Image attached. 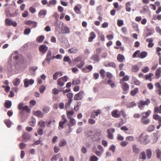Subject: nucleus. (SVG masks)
I'll use <instances>...</instances> for the list:
<instances>
[{"mask_svg":"<svg viewBox=\"0 0 161 161\" xmlns=\"http://www.w3.org/2000/svg\"><path fill=\"white\" fill-rule=\"evenodd\" d=\"M151 113V111L149 110L146 112H143L142 113L141 115H142V116L140 120L141 123L144 125H147L150 122V120L147 119V118L149 116Z\"/></svg>","mask_w":161,"mask_h":161,"instance_id":"obj_1","label":"nucleus"},{"mask_svg":"<svg viewBox=\"0 0 161 161\" xmlns=\"http://www.w3.org/2000/svg\"><path fill=\"white\" fill-rule=\"evenodd\" d=\"M139 141L141 144H146L150 142L149 136L146 133H143L140 136Z\"/></svg>","mask_w":161,"mask_h":161,"instance_id":"obj_2","label":"nucleus"},{"mask_svg":"<svg viewBox=\"0 0 161 161\" xmlns=\"http://www.w3.org/2000/svg\"><path fill=\"white\" fill-rule=\"evenodd\" d=\"M24 104L23 103H20L18 105V108L20 110L19 113L23 114L22 111H25L27 113H30L31 110L27 106H23Z\"/></svg>","mask_w":161,"mask_h":161,"instance_id":"obj_3","label":"nucleus"},{"mask_svg":"<svg viewBox=\"0 0 161 161\" xmlns=\"http://www.w3.org/2000/svg\"><path fill=\"white\" fill-rule=\"evenodd\" d=\"M68 80V77L66 76H64L63 77L59 78L57 80V84L58 88H61L64 84V82H66Z\"/></svg>","mask_w":161,"mask_h":161,"instance_id":"obj_4","label":"nucleus"},{"mask_svg":"<svg viewBox=\"0 0 161 161\" xmlns=\"http://www.w3.org/2000/svg\"><path fill=\"white\" fill-rule=\"evenodd\" d=\"M150 103V101L149 99H147L145 101L141 100L138 103V107L140 110H143L144 109L145 105L148 106Z\"/></svg>","mask_w":161,"mask_h":161,"instance_id":"obj_5","label":"nucleus"},{"mask_svg":"<svg viewBox=\"0 0 161 161\" xmlns=\"http://www.w3.org/2000/svg\"><path fill=\"white\" fill-rule=\"evenodd\" d=\"M119 83L121 84V88L123 91V93L124 94H126L129 89V85L126 82L122 80H120Z\"/></svg>","mask_w":161,"mask_h":161,"instance_id":"obj_6","label":"nucleus"},{"mask_svg":"<svg viewBox=\"0 0 161 161\" xmlns=\"http://www.w3.org/2000/svg\"><path fill=\"white\" fill-rule=\"evenodd\" d=\"M84 94V91H80L79 93L75 95L74 98V99L75 100H80L83 98Z\"/></svg>","mask_w":161,"mask_h":161,"instance_id":"obj_7","label":"nucleus"},{"mask_svg":"<svg viewBox=\"0 0 161 161\" xmlns=\"http://www.w3.org/2000/svg\"><path fill=\"white\" fill-rule=\"evenodd\" d=\"M55 56H52V53L51 51L49 50L47 52L46 56V58H45V60H46L48 64H49L50 60L51 59H53L55 58Z\"/></svg>","mask_w":161,"mask_h":161,"instance_id":"obj_8","label":"nucleus"},{"mask_svg":"<svg viewBox=\"0 0 161 161\" xmlns=\"http://www.w3.org/2000/svg\"><path fill=\"white\" fill-rule=\"evenodd\" d=\"M5 25H12L14 27H16L17 25V23L15 21H13L7 18L5 20Z\"/></svg>","mask_w":161,"mask_h":161,"instance_id":"obj_9","label":"nucleus"},{"mask_svg":"<svg viewBox=\"0 0 161 161\" xmlns=\"http://www.w3.org/2000/svg\"><path fill=\"white\" fill-rule=\"evenodd\" d=\"M156 88V92L158 95H161V85L159 82H156L155 84Z\"/></svg>","mask_w":161,"mask_h":161,"instance_id":"obj_10","label":"nucleus"},{"mask_svg":"<svg viewBox=\"0 0 161 161\" xmlns=\"http://www.w3.org/2000/svg\"><path fill=\"white\" fill-rule=\"evenodd\" d=\"M34 80L32 79L29 80L27 79H25L24 81V86L25 87H27L29 85H32L34 83Z\"/></svg>","mask_w":161,"mask_h":161,"instance_id":"obj_11","label":"nucleus"},{"mask_svg":"<svg viewBox=\"0 0 161 161\" xmlns=\"http://www.w3.org/2000/svg\"><path fill=\"white\" fill-rule=\"evenodd\" d=\"M25 23L33 28H35L37 25V22L31 20H26L25 21Z\"/></svg>","mask_w":161,"mask_h":161,"instance_id":"obj_12","label":"nucleus"},{"mask_svg":"<svg viewBox=\"0 0 161 161\" xmlns=\"http://www.w3.org/2000/svg\"><path fill=\"white\" fill-rule=\"evenodd\" d=\"M102 82L104 84H108L110 85L112 88H113L116 86L114 82H113L111 79H108L107 82L106 81V80H103Z\"/></svg>","mask_w":161,"mask_h":161,"instance_id":"obj_13","label":"nucleus"},{"mask_svg":"<svg viewBox=\"0 0 161 161\" xmlns=\"http://www.w3.org/2000/svg\"><path fill=\"white\" fill-rule=\"evenodd\" d=\"M101 110L100 109H98L96 111H94L91 113V117L92 118H95L98 114L101 113Z\"/></svg>","mask_w":161,"mask_h":161,"instance_id":"obj_14","label":"nucleus"},{"mask_svg":"<svg viewBox=\"0 0 161 161\" xmlns=\"http://www.w3.org/2000/svg\"><path fill=\"white\" fill-rule=\"evenodd\" d=\"M115 131V129L114 128H111L110 129H108L107 130V132L108 133V137L110 139H113V136L112 134L111 133H113Z\"/></svg>","mask_w":161,"mask_h":161,"instance_id":"obj_15","label":"nucleus"},{"mask_svg":"<svg viewBox=\"0 0 161 161\" xmlns=\"http://www.w3.org/2000/svg\"><path fill=\"white\" fill-rule=\"evenodd\" d=\"M22 137V141L27 142L30 139L31 137L28 133L25 132L23 134Z\"/></svg>","mask_w":161,"mask_h":161,"instance_id":"obj_16","label":"nucleus"},{"mask_svg":"<svg viewBox=\"0 0 161 161\" xmlns=\"http://www.w3.org/2000/svg\"><path fill=\"white\" fill-rule=\"evenodd\" d=\"M111 115L114 118H118L120 117L119 111V112L117 109L113 110L111 112Z\"/></svg>","mask_w":161,"mask_h":161,"instance_id":"obj_17","label":"nucleus"},{"mask_svg":"<svg viewBox=\"0 0 161 161\" xmlns=\"http://www.w3.org/2000/svg\"><path fill=\"white\" fill-rule=\"evenodd\" d=\"M93 69V67L91 65L86 66L85 68L82 69V72L84 73H88L92 70Z\"/></svg>","mask_w":161,"mask_h":161,"instance_id":"obj_18","label":"nucleus"},{"mask_svg":"<svg viewBox=\"0 0 161 161\" xmlns=\"http://www.w3.org/2000/svg\"><path fill=\"white\" fill-rule=\"evenodd\" d=\"M70 119V123L68 124V125L69 126V129L70 131H71V128L72 126H74L75 125L76 121L75 119L73 118H71L70 119Z\"/></svg>","mask_w":161,"mask_h":161,"instance_id":"obj_19","label":"nucleus"},{"mask_svg":"<svg viewBox=\"0 0 161 161\" xmlns=\"http://www.w3.org/2000/svg\"><path fill=\"white\" fill-rule=\"evenodd\" d=\"M48 47L45 45H42L39 47V50L42 53H45L47 51Z\"/></svg>","mask_w":161,"mask_h":161,"instance_id":"obj_20","label":"nucleus"},{"mask_svg":"<svg viewBox=\"0 0 161 161\" xmlns=\"http://www.w3.org/2000/svg\"><path fill=\"white\" fill-rule=\"evenodd\" d=\"M104 65L106 67H112L114 68H116V64L113 62H105L104 63Z\"/></svg>","mask_w":161,"mask_h":161,"instance_id":"obj_21","label":"nucleus"},{"mask_svg":"<svg viewBox=\"0 0 161 161\" xmlns=\"http://www.w3.org/2000/svg\"><path fill=\"white\" fill-rule=\"evenodd\" d=\"M96 37V34L93 31L91 32L90 34V36L88 38V42H92L93 40Z\"/></svg>","mask_w":161,"mask_h":161,"instance_id":"obj_22","label":"nucleus"},{"mask_svg":"<svg viewBox=\"0 0 161 161\" xmlns=\"http://www.w3.org/2000/svg\"><path fill=\"white\" fill-rule=\"evenodd\" d=\"M153 112L155 114H161V105L159 107L157 106H154Z\"/></svg>","mask_w":161,"mask_h":161,"instance_id":"obj_23","label":"nucleus"},{"mask_svg":"<svg viewBox=\"0 0 161 161\" xmlns=\"http://www.w3.org/2000/svg\"><path fill=\"white\" fill-rule=\"evenodd\" d=\"M61 30L63 31L62 32V34L69 33L70 32L69 29L68 27L66 26H62L61 27Z\"/></svg>","mask_w":161,"mask_h":161,"instance_id":"obj_24","label":"nucleus"},{"mask_svg":"<svg viewBox=\"0 0 161 161\" xmlns=\"http://www.w3.org/2000/svg\"><path fill=\"white\" fill-rule=\"evenodd\" d=\"M153 40L152 38H147L146 39V41L149 42L147 46L148 47L152 48L154 44L153 42Z\"/></svg>","mask_w":161,"mask_h":161,"instance_id":"obj_25","label":"nucleus"},{"mask_svg":"<svg viewBox=\"0 0 161 161\" xmlns=\"http://www.w3.org/2000/svg\"><path fill=\"white\" fill-rule=\"evenodd\" d=\"M153 119L158 121V123H161V117L158 114H153Z\"/></svg>","mask_w":161,"mask_h":161,"instance_id":"obj_26","label":"nucleus"},{"mask_svg":"<svg viewBox=\"0 0 161 161\" xmlns=\"http://www.w3.org/2000/svg\"><path fill=\"white\" fill-rule=\"evenodd\" d=\"M117 60L120 62H122L125 60L124 56L121 54H118L117 57Z\"/></svg>","mask_w":161,"mask_h":161,"instance_id":"obj_27","label":"nucleus"},{"mask_svg":"<svg viewBox=\"0 0 161 161\" xmlns=\"http://www.w3.org/2000/svg\"><path fill=\"white\" fill-rule=\"evenodd\" d=\"M47 14V11L45 10H42L39 12L38 16L40 18H44Z\"/></svg>","mask_w":161,"mask_h":161,"instance_id":"obj_28","label":"nucleus"},{"mask_svg":"<svg viewBox=\"0 0 161 161\" xmlns=\"http://www.w3.org/2000/svg\"><path fill=\"white\" fill-rule=\"evenodd\" d=\"M81 8V6L79 5L75 6L74 8V10L75 13L77 14H80L81 13L80 9Z\"/></svg>","mask_w":161,"mask_h":161,"instance_id":"obj_29","label":"nucleus"},{"mask_svg":"<svg viewBox=\"0 0 161 161\" xmlns=\"http://www.w3.org/2000/svg\"><path fill=\"white\" fill-rule=\"evenodd\" d=\"M147 55V53L145 51H143L140 53L139 55L137 56V57L141 58H145Z\"/></svg>","mask_w":161,"mask_h":161,"instance_id":"obj_30","label":"nucleus"},{"mask_svg":"<svg viewBox=\"0 0 161 161\" xmlns=\"http://www.w3.org/2000/svg\"><path fill=\"white\" fill-rule=\"evenodd\" d=\"M132 149L133 152L135 153H138L140 152V149L137 147L136 145H133Z\"/></svg>","mask_w":161,"mask_h":161,"instance_id":"obj_31","label":"nucleus"},{"mask_svg":"<svg viewBox=\"0 0 161 161\" xmlns=\"http://www.w3.org/2000/svg\"><path fill=\"white\" fill-rule=\"evenodd\" d=\"M34 114L38 117L42 118L43 117V114L40 110H37L35 112Z\"/></svg>","mask_w":161,"mask_h":161,"instance_id":"obj_32","label":"nucleus"},{"mask_svg":"<svg viewBox=\"0 0 161 161\" xmlns=\"http://www.w3.org/2000/svg\"><path fill=\"white\" fill-rule=\"evenodd\" d=\"M139 68L137 65H133L131 66V70L133 72H137L139 71Z\"/></svg>","mask_w":161,"mask_h":161,"instance_id":"obj_33","label":"nucleus"},{"mask_svg":"<svg viewBox=\"0 0 161 161\" xmlns=\"http://www.w3.org/2000/svg\"><path fill=\"white\" fill-rule=\"evenodd\" d=\"M161 73V67H158L155 72V75L157 79H158L160 76Z\"/></svg>","mask_w":161,"mask_h":161,"instance_id":"obj_34","label":"nucleus"},{"mask_svg":"<svg viewBox=\"0 0 161 161\" xmlns=\"http://www.w3.org/2000/svg\"><path fill=\"white\" fill-rule=\"evenodd\" d=\"M91 59L95 61L98 62L99 60V56L97 54H94L91 57Z\"/></svg>","mask_w":161,"mask_h":161,"instance_id":"obj_35","label":"nucleus"},{"mask_svg":"<svg viewBox=\"0 0 161 161\" xmlns=\"http://www.w3.org/2000/svg\"><path fill=\"white\" fill-rule=\"evenodd\" d=\"M72 101V99H68L67 102L66 103L65 108L66 109H69L70 106V104Z\"/></svg>","mask_w":161,"mask_h":161,"instance_id":"obj_36","label":"nucleus"},{"mask_svg":"<svg viewBox=\"0 0 161 161\" xmlns=\"http://www.w3.org/2000/svg\"><path fill=\"white\" fill-rule=\"evenodd\" d=\"M78 51V49L76 47L69 48L68 49V52L71 53H77Z\"/></svg>","mask_w":161,"mask_h":161,"instance_id":"obj_37","label":"nucleus"},{"mask_svg":"<svg viewBox=\"0 0 161 161\" xmlns=\"http://www.w3.org/2000/svg\"><path fill=\"white\" fill-rule=\"evenodd\" d=\"M67 143L65 140L62 139L59 142L58 145L60 147H62L66 145Z\"/></svg>","mask_w":161,"mask_h":161,"instance_id":"obj_38","label":"nucleus"},{"mask_svg":"<svg viewBox=\"0 0 161 161\" xmlns=\"http://www.w3.org/2000/svg\"><path fill=\"white\" fill-rule=\"evenodd\" d=\"M131 4L130 2H127L125 3V9L127 11L130 12L131 10V8L130 7Z\"/></svg>","mask_w":161,"mask_h":161,"instance_id":"obj_39","label":"nucleus"},{"mask_svg":"<svg viewBox=\"0 0 161 161\" xmlns=\"http://www.w3.org/2000/svg\"><path fill=\"white\" fill-rule=\"evenodd\" d=\"M67 116L68 119H70L71 116L74 114V112L73 111H67Z\"/></svg>","mask_w":161,"mask_h":161,"instance_id":"obj_40","label":"nucleus"},{"mask_svg":"<svg viewBox=\"0 0 161 161\" xmlns=\"http://www.w3.org/2000/svg\"><path fill=\"white\" fill-rule=\"evenodd\" d=\"M5 107L7 108H10L12 105V103L10 101H6L4 103Z\"/></svg>","mask_w":161,"mask_h":161,"instance_id":"obj_41","label":"nucleus"},{"mask_svg":"<svg viewBox=\"0 0 161 161\" xmlns=\"http://www.w3.org/2000/svg\"><path fill=\"white\" fill-rule=\"evenodd\" d=\"M61 157V155L60 153H58L57 155L53 156L51 159V161H56L57 159V158Z\"/></svg>","mask_w":161,"mask_h":161,"instance_id":"obj_42","label":"nucleus"},{"mask_svg":"<svg viewBox=\"0 0 161 161\" xmlns=\"http://www.w3.org/2000/svg\"><path fill=\"white\" fill-rule=\"evenodd\" d=\"M44 39V36H38L36 39V41L37 42H42Z\"/></svg>","mask_w":161,"mask_h":161,"instance_id":"obj_43","label":"nucleus"},{"mask_svg":"<svg viewBox=\"0 0 161 161\" xmlns=\"http://www.w3.org/2000/svg\"><path fill=\"white\" fill-rule=\"evenodd\" d=\"M20 83V80L19 78H16L13 81V83L14 86H17L19 85Z\"/></svg>","mask_w":161,"mask_h":161,"instance_id":"obj_44","label":"nucleus"},{"mask_svg":"<svg viewBox=\"0 0 161 161\" xmlns=\"http://www.w3.org/2000/svg\"><path fill=\"white\" fill-rule=\"evenodd\" d=\"M138 88H136L134 90H131L130 92V94L132 96H134L138 92Z\"/></svg>","mask_w":161,"mask_h":161,"instance_id":"obj_45","label":"nucleus"},{"mask_svg":"<svg viewBox=\"0 0 161 161\" xmlns=\"http://www.w3.org/2000/svg\"><path fill=\"white\" fill-rule=\"evenodd\" d=\"M63 60L64 62H67L69 65L71 64L70 58L69 56L64 57Z\"/></svg>","mask_w":161,"mask_h":161,"instance_id":"obj_46","label":"nucleus"},{"mask_svg":"<svg viewBox=\"0 0 161 161\" xmlns=\"http://www.w3.org/2000/svg\"><path fill=\"white\" fill-rule=\"evenodd\" d=\"M153 75V74L152 73H149L148 75H146L145 76V80H148L150 81L152 80L151 77Z\"/></svg>","mask_w":161,"mask_h":161,"instance_id":"obj_47","label":"nucleus"},{"mask_svg":"<svg viewBox=\"0 0 161 161\" xmlns=\"http://www.w3.org/2000/svg\"><path fill=\"white\" fill-rule=\"evenodd\" d=\"M148 159L150 158L152 156V152L150 149H147L146 151Z\"/></svg>","mask_w":161,"mask_h":161,"instance_id":"obj_48","label":"nucleus"},{"mask_svg":"<svg viewBox=\"0 0 161 161\" xmlns=\"http://www.w3.org/2000/svg\"><path fill=\"white\" fill-rule=\"evenodd\" d=\"M59 90H58L57 88H54L52 89V93L54 95H57L60 92V89L61 88H58Z\"/></svg>","mask_w":161,"mask_h":161,"instance_id":"obj_49","label":"nucleus"},{"mask_svg":"<svg viewBox=\"0 0 161 161\" xmlns=\"http://www.w3.org/2000/svg\"><path fill=\"white\" fill-rule=\"evenodd\" d=\"M64 120V121H61L59 122L58 127L59 129L60 128H61V129L64 128V125L66 122V120L65 119Z\"/></svg>","mask_w":161,"mask_h":161,"instance_id":"obj_50","label":"nucleus"},{"mask_svg":"<svg viewBox=\"0 0 161 161\" xmlns=\"http://www.w3.org/2000/svg\"><path fill=\"white\" fill-rule=\"evenodd\" d=\"M29 124L32 126H34L36 124V120L34 119H32L29 122Z\"/></svg>","mask_w":161,"mask_h":161,"instance_id":"obj_51","label":"nucleus"},{"mask_svg":"<svg viewBox=\"0 0 161 161\" xmlns=\"http://www.w3.org/2000/svg\"><path fill=\"white\" fill-rule=\"evenodd\" d=\"M80 81L79 79L75 78L73 80L72 84L73 85H75L78 84L80 83Z\"/></svg>","mask_w":161,"mask_h":161,"instance_id":"obj_52","label":"nucleus"},{"mask_svg":"<svg viewBox=\"0 0 161 161\" xmlns=\"http://www.w3.org/2000/svg\"><path fill=\"white\" fill-rule=\"evenodd\" d=\"M99 73L100 74V75L102 78L103 79H104L105 77V75H104L105 73V70L103 69H101L100 70Z\"/></svg>","mask_w":161,"mask_h":161,"instance_id":"obj_53","label":"nucleus"},{"mask_svg":"<svg viewBox=\"0 0 161 161\" xmlns=\"http://www.w3.org/2000/svg\"><path fill=\"white\" fill-rule=\"evenodd\" d=\"M81 105V103L80 102L78 101L77 102V105L75 107L74 109V110L77 111L79 109V108Z\"/></svg>","mask_w":161,"mask_h":161,"instance_id":"obj_54","label":"nucleus"},{"mask_svg":"<svg viewBox=\"0 0 161 161\" xmlns=\"http://www.w3.org/2000/svg\"><path fill=\"white\" fill-rule=\"evenodd\" d=\"M140 158L143 160L146 159V156L145 153L144 152H142L140 154Z\"/></svg>","mask_w":161,"mask_h":161,"instance_id":"obj_55","label":"nucleus"},{"mask_svg":"<svg viewBox=\"0 0 161 161\" xmlns=\"http://www.w3.org/2000/svg\"><path fill=\"white\" fill-rule=\"evenodd\" d=\"M38 125L40 127L44 128L45 127V123L42 120H41L39 122Z\"/></svg>","mask_w":161,"mask_h":161,"instance_id":"obj_56","label":"nucleus"},{"mask_svg":"<svg viewBox=\"0 0 161 161\" xmlns=\"http://www.w3.org/2000/svg\"><path fill=\"white\" fill-rule=\"evenodd\" d=\"M56 0H51L49 1L47 6L50 7L51 5H55L56 3Z\"/></svg>","mask_w":161,"mask_h":161,"instance_id":"obj_57","label":"nucleus"},{"mask_svg":"<svg viewBox=\"0 0 161 161\" xmlns=\"http://www.w3.org/2000/svg\"><path fill=\"white\" fill-rule=\"evenodd\" d=\"M93 131L92 130L87 131L85 132V134L86 136L87 137H90L92 136Z\"/></svg>","mask_w":161,"mask_h":161,"instance_id":"obj_58","label":"nucleus"},{"mask_svg":"<svg viewBox=\"0 0 161 161\" xmlns=\"http://www.w3.org/2000/svg\"><path fill=\"white\" fill-rule=\"evenodd\" d=\"M154 128L155 127L154 125H151L147 128V130L149 132L152 131L154 130Z\"/></svg>","mask_w":161,"mask_h":161,"instance_id":"obj_59","label":"nucleus"},{"mask_svg":"<svg viewBox=\"0 0 161 161\" xmlns=\"http://www.w3.org/2000/svg\"><path fill=\"white\" fill-rule=\"evenodd\" d=\"M46 87L45 86L42 85L39 88V91L41 93H43L46 90Z\"/></svg>","mask_w":161,"mask_h":161,"instance_id":"obj_60","label":"nucleus"},{"mask_svg":"<svg viewBox=\"0 0 161 161\" xmlns=\"http://www.w3.org/2000/svg\"><path fill=\"white\" fill-rule=\"evenodd\" d=\"M49 108L48 107H45L42 109L43 114H45L48 113L49 111Z\"/></svg>","mask_w":161,"mask_h":161,"instance_id":"obj_61","label":"nucleus"},{"mask_svg":"<svg viewBox=\"0 0 161 161\" xmlns=\"http://www.w3.org/2000/svg\"><path fill=\"white\" fill-rule=\"evenodd\" d=\"M4 123L9 128L11 126V123L9 120L6 119L5 120Z\"/></svg>","mask_w":161,"mask_h":161,"instance_id":"obj_62","label":"nucleus"},{"mask_svg":"<svg viewBox=\"0 0 161 161\" xmlns=\"http://www.w3.org/2000/svg\"><path fill=\"white\" fill-rule=\"evenodd\" d=\"M117 24L119 27H121L124 25V22L123 20L118 19L117 21Z\"/></svg>","mask_w":161,"mask_h":161,"instance_id":"obj_63","label":"nucleus"},{"mask_svg":"<svg viewBox=\"0 0 161 161\" xmlns=\"http://www.w3.org/2000/svg\"><path fill=\"white\" fill-rule=\"evenodd\" d=\"M98 158L95 155L92 156L90 157V161H97Z\"/></svg>","mask_w":161,"mask_h":161,"instance_id":"obj_64","label":"nucleus"}]
</instances>
